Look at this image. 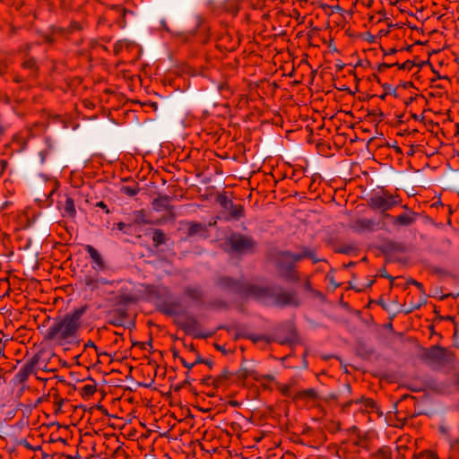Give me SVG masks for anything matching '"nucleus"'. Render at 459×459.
<instances>
[{
    "label": "nucleus",
    "mask_w": 459,
    "mask_h": 459,
    "mask_svg": "<svg viewBox=\"0 0 459 459\" xmlns=\"http://www.w3.org/2000/svg\"><path fill=\"white\" fill-rule=\"evenodd\" d=\"M377 223L371 219L362 218L355 221L352 224V229L356 231H373L376 229Z\"/></svg>",
    "instance_id": "0eeeda50"
},
{
    "label": "nucleus",
    "mask_w": 459,
    "mask_h": 459,
    "mask_svg": "<svg viewBox=\"0 0 459 459\" xmlns=\"http://www.w3.org/2000/svg\"><path fill=\"white\" fill-rule=\"evenodd\" d=\"M84 347H85V348H93V349L97 350V346L95 345V343H94L92 341H88V342L84 344Z\"/></svg>",
    "instance_id": "cd10ccee"
},
{
    "label": "nucleus",
    "mask_w": 459,
    "mask_h": 459,
    "mask_svg": "<svg viewBox=\"0 0 459 459\" xmlns=\"http://www.w3.org/2000/svg\"><path fill=\"white\" fill-rule=\"evenodd\" d=\"M196 322L194 319H189L186 324V329H188L190 326L195 325Z\"/></svg>",
    "instance_id": "c85d7f7f"
},
{
    "label": "nucleus",
    "mask_w": 459,
    "mask_h": 459,
    "mask_svg": "<svg viewBox=\"0 0 459 459\" xmlns=\"http://www.w3.org/2000/svg\"><path fill=\"white\" fill-rule=\"evenodd\" d=\"M84 282L86 287L91 290H94L99 288L100 285L103 284H112L111 281L104 279V278H94L92 276H86L84 279Z\"/></svg>",
    "instance_id": "9b49d317"
},
{
    "label": "nucleus",
    "mask_w": 459,
    "mask_h": 459,
    "mask_svg": "<svg viewBox=\"0 0 459 459\" xmlns=\"http://www.w3.org/2000/svg\"><path fill=\"white\" fill-rule=\"evenodd\" d=\"M429 459H438L437 455L434 452L428 453Z\"/></svg>",
    "instance_id": "7c9ffc66"
},
{
    "label": "nucleus",
    "mask_w": 459,
    "mask_h": 459,
    "mask_svg": "<svg viewBox=\"0 0 459 459\" xmlns=\"http://www.w3.org/2000/svg\"><path fill=\"white\" fill-rule=\"evenodd\" d=\"M4 134V129L2 126H0V136Z\"/></svg>",
    "instance_id": "c9c22d12"
},
{
    "label": "nucleus",
    "mask_w": 459,
    "mask_h": 459,
    "mask_svg": "<svg viewBox=\"0 0 459 459\" xmlns=\"http://www.w3.org/2000/svg\"><path fill=\"white\" fill-rule=\"evenodd\" d=\"M372 404H373V401H372V400L368 399V400L366 401V405H367V406H371Z\"/></svg>",
    "instance_id": "72a5a7b5"
},
{
    "label": "nucleus",
    "mask_w": 459,
    "mask_h": 459,
    "mask_svg": "<svg viewBox=\"0 0 459 459\" xmlns=\"http://www.w3.org/2000/svg\"><path fill=\"white\" fill-rule=\"evenodd\" d=\"M22 65H23L24 68L30 69V70L33 71L36 68V62L32 58L31 59H28V60L23 62Z\"/></svg>",
    "instance_id": "412c9836"
},
{
    "label": "nucleus",
    "mask_w": 459,
    "mask_h": 459,
    "mask_svg": "<svg viewBox=\"0 0 459 459\" xmlns=\"http://www.w3.org/2000/svg\"><path fill=\"white\" fill-rule=\"evenodd\" d=\"M64 212L65 215L70 218H74L76 216V209L72 197H66L64 204Z\"/></svg>",
    "instance_id": "f8f14e48"
},
{
    "label": "nucleus",
    "mask_w": 459,
    "mask_h": 459,
    "mask_svg": "<svg viewBox=\"0 0 459 459\" xmlns=\"http://www.w3.org/2000/svg\"><path fill=\"white\" fill-rule=\"evenodd\" d=\"M409 283L413 284L414 286L418 287V289H419L420 290H421V291H422V290H423V285H422L420 282H418L417 281H415V280H412V279H411V280H410V281H409Z\"/></svg>",
    "instance_id": "a878e982"
},
{
    "label": "nucleus",
    "mask_w": 459,
    "mask_h": 459,
    "mask_svg": "<svg viewBox=\"0 0 459 459\" xmlns=\"http://www.w3.org/2000/svg\"><path fill=\"white\" fill-rule=\"evenodd\" d=\"M218 200L221 206L229 212L232 219L239 220L244 216V206L242 204H236L224 195L220 196Z\"/></svg>",
    "instance_id": "39448f33"
},
{
    "label": "nucleus",
    "mask_w": 459,
    "mask_h": 459,
    "mask_svg": "<svg viewBox=\"0 0 459 459\" xmlns=\"http://www.w3.org/2000/svg\"><path fill=\"white\" fill-rule=\"evenodd\" d=\"M152 240L156 245L163 244L165 241V234L161 230H155L153 232Z\"/></svg>",
    "instance_id": "dca6fc26"
},
{
    "label": "nucleus",
    "mask_w": 459,
    "mask_h": 459,
    "mask_svg": "<svg viewBox=\"0 0 459 459\" xmlns=\"http://www.w3.org/2000/svg\"><path fill=\"white\" fill-rule=\"evenodd\" d=\"M246 295L259 301L270 303L274 306H298L299 301L293 292H276L274 289L257 285L249 286Z\"/></svg>",
    "instance_id": "f03ea898"
},
{
    "label": "nucleus",
    "mask_w": 459,
    "mask_h": 459,
    "mask_svg": "<svg viewBox=\"0 0 459 459\" xmlns=\"http://www.w3.org/2000/svg\"><path fill=\"white\" fill-rule=\"evenodd\" d=\"M229 242L231 248L238 253L252 251L255 247V242L252 238L241 234L231 235Z\"/></svg>",
    "instance_id": "20e7f679"
},
{
    "label": "nucleus",
    "mask_w": 459,
    "mask_h": 459,
    "mask_svg": "<svg viewBox=\"0 0 459 459\" xmlns=\"http://www.w3.org/2000/svg\"><path fill=\"white\" fill-rule=\"evenodd\" d=\"M445 357V350L438 346H434L426 353V359L430 363H439Z\"/></svg>",
    "instance_id": "1a4fd4ad"
},
{
    "label": "nucleus",
    "mask_w": 459,
    "mask_h": 459,
    "mask_svg": "<svg viewBox=\"0 0 459 459\" xmlns=\"http://www.w3.org/2000/svg\"><path fill=\"white\" fill-rule=\"evenodd\" d=\"M282 394L289 396L290 395V387L285 385L281 388Z\"/></svg>",
    "instance_id": "c756f323"
},
{
    "label": "nucleus",
    "mask_w": 459,
    "mask_h": 459,
    "mask_svg": "<svg viewBox=\"0 0 459 459\" xmlns=\"http://www.w3.org/2000/svg\"><path fill=\"white\" fill-rule=\"evenodd\" d=\"M85 249L92 261V268L96 271L103 270L104 262L99 251L91 245H88Z\"/></svg>",
    "instance_id": "423d86ee"
},
{
    "label": "nucleus",
    "mask_w": 459,
    "mask_h": 459,
    "mask_svg": "<svg viewBox=\"0 0 459 459\" xmlns=\"http://www.w3.org/2000/svg\"><path fill=\"white\" fill-rule=\"evenodd\" d=\"M171 198L168 195H160L155 198L152 202V208L156 212L170 211L172 206L170 205Z\"/></svg>",
    "instance_id": "6e6552de"
},
{
    "label": "nucleus",
    "mask_w": 459,
    "mask_h": 459,
    "mask_svg": "<svg viewBox=\"0 0 459 459\" xmlns=\"http://www.w3.org/2000/svg\"><path fill=\"white\" fill-rule=\"evenodd\" d=\"M16 377H19L20 380H23L27 377V372L24 371V370H20L17 374H16Z\"/></svg>",
    "instance_id": "393cba45"
},
{
    "label": "nucleus",
    "mask_w": 459,
    "mask_h": 459,
    "mask_svg": "<svg viewBox=\"0 0 459 459\" xmlns=\"http://www.w3.org/2000/svg\"><path fill=\"white\" fill-rule=\"evenodd\" d=\"M296 398H298V399H307H307H311V400H316L317 398V392L314 388L305 389V390L299 392L296 394Z\"/></svg>",
    "instance_id": "ddd939ff"
},
{
    "label": "nucleus",
    "mask_w": 459,
    "mask_h": 459,
    "mask_svg": "<svg viewBox=\"0 0 459 459\" xmlns=\"http://www.w3.org/2000/svg\"><path fill=\"white\" fill-rule=\"evenodd\" d=\"M417 219V213L410 212L408 213H403L397 216L394 220V224L398 226H410L415 222Z\"/></svg>",
    "instance_id": "9d476101"
},
{
    "label": "nucleus",
    "mask_w": 459,
    "mask_h": 459,
    "mask_svg": "<svg viewBox=\"0 0 459 459\" xmlns=\"http://www.w3.org/2000/svg\"><path fill=\"white\" fill-rule=\"evenodd\" d=\"M311 249L309 248H304L303 251L300 253L302 259L305 257H309L311 255Z\"/></svg>",
    "instance_id": "b1692460"
},
{
    "label": "nucleus",
    "mask_w": 459,
    "mask_h": 459,
    "mask_svg": "<svg viewBox=\"0 0 459 459\" xmlns=\"http://www.w3.org/2000/svg\"><path fill=\"white\" fill-rule=\"evenodd\" d=\"M186 294L194 300H200L202 299V292L198 288H186Z\"/></svg>",
    "instance_id": "2eb2a0df"
},
{
    "label": "nucleus",
    "mask_w": 459,
    "mask_h": 459,
    "mask_svg": "<svg viewBox=\"0 0 459 459\" xmlns=\"http://www.w3.org/2000/svg\"><path fill=\"white\" fill-rule=\"evenodd\" d=\"M161 25H162V27H163L164 29H166L167 30H169V29H168V28H167V26H166V22H165V21H161Z\"/></svg>",
    "instance_id": "f704fd0d"
},
{
    "label": "nucleus",
    "mask_w": 459,
    "mask_h": 459,
    "mask_svg": "<svg viewBox=\"0 0 459 459\" xmlns=\"http://www.w3.org/2000/svg\"><path fill=\"white\" fill-rule=\"evenodd\" d=\"M374 459H390V451L387 448L379 449L375 455Z\"/></svg>",
    "instance_id": "6ab92c4d"
},
{
    "label": "nucleus",
    "mask_w": 459,
    "mask_h": 459,
    "mask_svg": "<svg viewBox=\"0 0 459 459\" xmlns=\"http://www.w3.org/2000/svg\"><path fill=\"white\" fill-rule=\"evenodd\" d=\"M180 361L183 364V366L188 369H191L196 364V362L188 363L187 361L185 360L184 358H180Z\"/></svg>",
    "instance_id": "5701e85b"
},
{
    "label": "nucleus",
    "mask_w": 459,
    "mask_h": 459,
    "mask_svg": "<svg viewBox=\"0 0 459 459\" xmlns=\"http://www.w3.org/2000/svg\"><path fill=\"white\" fill-rule=\"evenodd\" d=\"M399 204L397 198L386 192L374 195L369 200V206L373 210L385 212Z\"/></svg>",
    "instance_id": "7ed1b4c3"
},
{
    "label": "nucleus",
    "mask_w": 459,
    "mask_h": 459,
    "mask_svg": "<svg viewBox=\"0 0 459 459\" xmlns=\"http://www.w3.org/2000/svg\"><path fill=\"white\" fill-rule=\"evenodd\" d=\"M201 22H202L201 17L200 16H196L195 17V24H196V26H199L201 24Z\"/></svg>",
    "instance_id": "2f4dec72"
},
{
    "label": "nucleus",
    "mask_w": 459,
    "mask_h": 459,
    "mask_svg": "<svg viewBox=\"0 0 459 459\" xmlns=\"http://www.w3.org/2000/svg\"><path fill=\"white\" fill-rule=\"evenodd\" d=\"M195 362H196V364H197V363L201 362V359H197Z\"/></svg>",
    "instance_id": "e433bc0d"
},
{
    "label": "nucleus",
    "mask_w": 459,
    "mask_h": 459,
    "mask_svg": "<svg viewBox=\"0 0 459 459\" xmlns=\"http://www.w3.org/2000/svg\"><path fill=\"white\" fill-rule=\"evenodd\" d=\"M281 255L284 258H286L288 260H292L294 262H298V261H300L302 259L300 253L293 254V253H290V252H284V253H282Z\"/></svg>",
    "instance_id": "aec40b11"
},
{
    "label": "nucleus",
    "mask_w": 459,
    "mask_h": 459,
    "mask_svg": "<svg viewBox=\"0 0 459 459\" xmlns=\"http://www.w3.org/2000/svg\"><path fill=\"white\" fill-rule=\"evenodd\" d=\"M206 230V226L201 223L190 222L189 223V233L195 234L199 231Z\"/></svg>",
    "instance_id": "f3484780"
},
{
    "label": "nucleus",
    "mask_w": 459,
    "mask_h": 459,
    "mask_svg": "<svg viewBox=\"0 0 459 459\" xmlns=\"http://www.w3.org/2000/svg\"><path fill=\"white\" fill-rule=\"evenodd\" d=\"M238 374H239V377H244V378H247L249 376H251V373L246 368H243V367L239 369Z\"/></svg>",
    "instance_id": "4be33fe9"
},
{
    "label": "nucleus",
    "mask_w": 459,
    "mask_h": 459,
    "mask_svg": "<svg viewBox=\"0 0 459 459\" xmlns=\"http://www.w3.org/2000/svg\"><path fill=\"white\" fill-rule=\"evenodd\" d=\"M97 205H98L99 207H101V208H106V207H107V206H106V204H105L102 201H100V203H98V204H97Z\"/></svg>",
    "instance_id": "473e14b6"
},
{
    "label": "nucleus",
    "mask_w": 459,
    "mask_h": 459,
    "mask_svg": "<svg viewBox=\"0 0 459 459\" xmlns=\"http://www.w3.org/2000/svg\"><path fill=\"white\" fill-rule=\"evenodd\" d=\"M85 312L86 307H82L72 310L64 317L57 318L46 331L45 340L55 342L59 345L74 342Z\"/></svg>",
    "instance_id": "f257e3e1"
},
{
    "label": "nucleus",
    "mask_w": 459,
    "mask_h": 459,
    "mask_svg": "<svg viewBox=\"0 0 459 459\" xmlns=\"http://www.w3.org/2000/svg\"><path fill=\"white\" fill-rule=\"evenodd\" d=\"M96 392V385L94 384H86L81 389V395L83 398H90Z\"/></svg>",
    "instance_id": "4468645a"
},
{
    "label": "nucleus",
    "mask_w": 459,
    "mask_h": 459,
    "mask_svg": "<svg viewBox=\"0 0 459 459\" xmlns=\"http://www.w3.org/2000/svg\"><path fill=\"white\" fill-rule=\"evenodd\" d=\"M308 258H310L313 261L314 264H316V263H318L320 261V259H318L316 256V254H315V252L313 250L311 251V255H309Z\"/></svg>",
    "instance_id": "bb28decb"
},
{
    "label": "nucleus",
    "mask_w": 459,
    "mask_h": 459,
    "mask_svg": "<svg viewBox=\"0 0 459 459\" xmlns=\"http://www.w3.org/2000/svg\"><path fill=\"white\" fill-rule=\"evenodd\" d=\"M121 192L128 196H134L138 194L139 188L130 186H124L121 188Z\"/></svg>",
    "instance_id": "a211bd4d"
}]
</instances>
